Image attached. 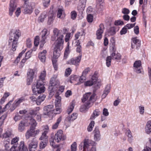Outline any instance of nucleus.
<instances>
[{
    "instance_id": "nucleus-24",
    "label": "nucleus",
    "mask_w": 151,
    "mask_h": 151,
    "mask_svg": "<svg viewBox=\"0 0 151 151\" xmlns=\"http://www.w3.org/2000/svg\"><path fill=\"white\" fill-rule=\"evenodd\" d=\"M48 14V24L50 25L53 23L55 19L54 15L53 10H51L49 12Z\"/></svg>"
},
{
    "instance_id": "nucleus-1",
    "label": "nucleus",
    "mask_w": 151,
    "mask_h": 151,
    "mask_svg": "<svg viewBox=\"0 0 151 151\" xmlns=\"http://www.w3.org/2000/svg\"><path fill=\"white\" fill-rule=\"evenodd\" d=\"M53 35L51 36V40L52 41H56L53 57V58L57 59L60 55V50L63 48L64 35L62 30H59L56 28L53 29Z\"/></svg>"
},
{
    "instance_id": "nucleus-45",
    "label": "nucleus",
    "mask_w": 151,
    "mask_h": 151,
    "mask_svg": "<svg viewBox=\"0 0 151 151\" xmlns=\"http://www.w3.org/2000/svg\"><path fill=\"white\" fill-rule=\"evenodd\" d=\"M75 106L74 103L72 102L70 103V105L68 106L67 110V112L68 114H69L73 111Z\"/></svg>"
},
{
    "instance_id": "nucleus-37",
    "label": "nucleus",
    "mask_w": 151,
    "mask_h": 151,
    "mask_svg": "<svg viewBox=\"0 0 151 151\" xmlns=\"http://www.w3.org/2000/svg\"><path fill=\"white\" fill-rule=\"evenodd\" d=\"M19 151H27L28 149L27 147L24 145V142L21 141L19 147Z\"/></svg>"
},
{
    "instance_id": "nucleus-2",
    "label": "nucleus",
    "mask_w": 151,
    "mask_h": 151,
    "mask_svg": "<svg viewBox=\"0 0 151 151\" xmlns=\"http://www.w3.org/2000/svg\"><path fill=\"white\" fill-rule=\"evenodd\" d=\"M82 100L84 104L81 106L80 110L85 112L90 107V105L96 101V94L90 92L86 93L83 95Z\"/></svg>"
},
{
    "instance_id": "nucleus-56",
    "label": "nucleus",
    "mask_w": 151,
    "mask_h": 151,
    "mask_svg": "<svg viewBox=\"0 0 151 151\" xmlns=\"http://www.w3.org/2000/svg\"><path fill=\"white\" fill-rule=\"evenodd\" d=\"M61 100V98L59 96H56V98L55 100V105L57 104L58 105L59 104H61L60 102Z\"/></svg>"
},
{
    "instance_id": "nucleus-20",
    "label": "nucleus",
    "mask_w": 151,
    "mask_h": 151,
    "mask_svg": "<svg viewBox=\"0 0 151 151\" xmlns=\"http://www.w3.org/2000/svg\"><path fill=\"white\" fill-rule=\"evenodd\" d=\"M93 139L96 142H98L101 140V135L99 128L96 127L93 131Z\"/></svg>"
},
{
    "instance_id": "nucleus-38",
    "label": "nucleus",
    "mask_w": 151,
    "mask_h": 151,
    "mask_svg": "<svg viewBox=\"0 0 151 151\" xmlns=\"http://www.w3.org/2000/svg\"><path fill=\"white\" fill-rule=\"evenodd\" d=\"M61 107V104H59L58 105L55 104V109H53V113L55 114H59L62 111Z\"/></svg>"
},
{
    "instance_id": "nucleus-34",
    "label": "nucleus",
    "mask_w": 151,
    "mask_h": 151,
    "mask_svg": "<svg viewBox=\"0 0 151 151\" xmlns=\"http://www.w3.org/2000/svg\"><path fill=\"white\" fill-rule=\"evenodd\" d=\"M70 44L69 42H68L67 46L64 52V59H66L68 58V55L70 52V50L69 48Z\"/></svg>"
},
{
    "instance_id": "nucleus-51",
    "label": "nucleus",
    "mask_w": 151,
    "mask_h": 151,
    "mask_svg": "<svg viewBox=\"0 0 151 151\" xmlns=\"http://www.w3.org/2000/svg\"><path fill=\"white\" fill-rule=\"evenodd\" d=\"M139 113L141 115H143L145 113V108L142 105L139 106L138 107Z\"/></svg>"
},
{
    "instance_id": "nucleus-44",
    "label": "nucleus",
    "mask_w": 151,
    "mask_h": 151,
    "mask_svg": "<svg viewBox=\"0 0 151 151\" xmlns=\"http://www.w3.org/2000/svg\"><path fill=\"white\" fill-rule=\"evenodd\" d=\"M116 33V32L114 27H111L107 31V34L109 36H111L114 35Z\"/></svg>"
},
{
    "instance_id": "nucleus-18",
    "label": "nucleus",
    "mask_w": 151,
    "mask_h": 151,
    "mask_svg": "<svg viewBox=\"0 0 151 151\" xmlns=\"http://www.w3.org/2000/svg\"><path fill=\"white\" fill-rule=\"evenodd\" d=\"M44 132L42 133L41 137L39 139L40 140H43L48 141V137L46 135L47 133L49 131V128L48 126L45 125L44 126Z\"/></svg>"
},
{
    "instance_id": "nucleus-58",
    "label": "nucleus",
    "mask_w": 151,
    "mask_h": 151,
    "mask_svg": "<svg viewBox=\"0 0 151 151\" xmlns=\"http://www.w3.org/2000/svg\"><path fill=\"white\" fill-rule=\"evenodd\" d=\"M50 0H42L43 5L44 7H46L50 4Z\"/></svg>"
},
{
    "instance_id": "nucleus-48",
    "label": "nucleus",
    "mask_w": 151,
    "mask_h": 151,
    "mask_svg": "<svg viewBox=\"0 0 151 151\" xmlns=\"http://www.w3.org/2000/svg\"><path fill=\"white\" fill-rule=\"evenodd\" d=\"M47 141H41L40 144V149L44 148L47 145Z\"/></svg>"
},
{
    "instance_id": "nucleus-22",
    "label": "nucleus",
    "mask_w": 151,
    "mask_h": 151,
    "mask_svg": "<svg viewBox=\"0 0 151 151\" xmlns=\"http://www.w3.org/2000/svg\"><path fill=\"white\" fill-rule=\"evenodd\" d=\"M140 41L137 39L136 37L132 38L131 44L132 48H134L136 46V48L138 49L140 45Z\"/></svg>"
},
{
    "instance_id": "nucleus-41",
    "label": "nucleus",
    "mask_w": 151,
    "mask_h": 151,
    "mask_svg": "<svg viewBox=\"0 0 151 151\" xmlns=\"http://www.w3.org/2000/svg\"><path fill=\"white\" fill-rule=\"evenodd\" d=\"M12 135V132L10 131H7L2 134V137L3 138L6 139L11 137Z\"/></svg>"
},
{
    "instance_id": "nucleus-32",
    "label": "nucleus",
    "mask_w": 151,
    "mask_h": 151,
    "mask_svg": "<svg viewBox=\"0 0 151 151\" xmlns=\"http://www.w3.org/2000/svg\"><path fill=\"white\" fill-rule=\"evenodd\" d=\"M142 151H151V139H150Z\"/></svg>"
},
{
    "instance_id": "nucleus-26",
    "label": "nucleus",
    "mask_w": 151,
    "mask_h": 151,
    "mask_svg": "<svg viewBox=\"0 0 151 151\" xmlns=\"http://www.w3.org/2000/svg\"><path fill=\"white\" fill-rule=\"evenodd\" d=\"M91 81L93 82L94 84L95 85V88H96L97 89L99 88L101 84L98 81L97 78L95 75H93L92 76Z\"/></svg>"
},
{
    "instance_id": "nucleus-17",
    "label": "nucleus",
    "mask_w": 151,
    "mask_h": 151,
    "mask_svg": "<svg viewBox=\"0 0 151 151\" xmlns=\"http://www.w3.org/2000/svg\"><path fill=\"white\" fill-rule=\"evenodd\" d=\"M133 69L134 71L137 73H141L142 69L141 62L140 60L136 61L134 63Z\"/></svg>"
},
{
    "instance_id": "nucleus-43",
    "label": "nucleus",
    "mask_w": 151,
    "mask_h": 151,
    "mask_svg": "<svg viewBox=\"0 0 151 151\" xmlns=\"http://www.w3.org/2000/svg\"><path fill=\"white\" fill-rule=\"evenodd\" d=\"M126 134L128 137V141L129 142H131L132 141L133 136L129 129H128L127 130Z\"/></svg>"
},
{
    "instance_id": "nucleus-52",
    "label": "nucleus",
    "mask_w": 151,
    "mask_h": 151,
    "mask_svg": "<svg viewBox=\"0 0 151 151\" xmlns=\"http://www.w3.org/2000/svg\"><path fill=\"white\" fill-rule=\"evenodd\" d=\"M6 117V115H3L0 117V127L4 123V120Z\"/></svg>"
},
{
    "instance_id": "nucleus-28",
    "label": "nucleus",
    "mask_w": 151,
    "mask_h": 151,
    "mask_svg": "<svg viewBox=\"0 0 151 151\" xmlns=\"http://www.w3.org/2000/svg\"><path fill=\"white\" fill-rule=\"evenodd\" d=\"M62 120V116H60L56 120V122L52 125V129H56L58 127L59 124Z\"/></svg>"
},
{
    "instance_id": "nucleus-60",
    "label": "nucleus",
    "mask_w": 151,
    "mask_h": 151,
    "mask_svg": "<svg viewBox=\"0 0 151 151\" xmlns=\"http://www.w3.org/2000/svg\"><path fill=\"white\" fill-rule=\"evenodd\" d=\"M77 15V14L76 11H73L71 12V18L72 19L74 20L76 18Z\"/></svg>"
},
{
    "instance_id": "nucleus-9",
    "label": "nucleus",
    "mask_w": 151,
    "mask_h": 151,
    "mask_svg": "<svg viewBox=\"0 0 151 151\" xmlns=\"http://www.w3.org/2000/svg\"><path fill=\"white\" fill-rule=\"evenodd\" d=\"M40 131V129H37L35 130V129L32 128V127L30 128L27 130L25 134L27 139H29L30 137H35L38 134Z\"/></svg>"
},
{
    "instance_id": "nucleus-35",
    "label": "nucleus",
    "mask_w": 151,
    "mask_h": 151,
    "mask_svg": "<svg viewBox=\"0 0 151 151\" xmlns=\"http://www.w3.org/2000/svg\"><path fill=\"white\" fill-rule=\"evenodd\" d=\"M45 98V95H40L37 99L36 104L39 105L41 104V103L43 101Z\"/></svg>"
},
{
    "instance_id": "nucleus-39",
    "label": "nucleus",
    "mask_w": 151,
    "mask_h": 151,
    "mask_svg": "<svg viewBox=\"0 0 151 151\" xmlns=\"http://www.w3.org/2000/svg\"><path fill=\"white\" fill-rule=\"evenodd\" d=\"M77 116L78 114L76 113H74L71 115L67 117L66 119L70 122L73 121L77 118Z\"/></svg>"
},
{
    "instance_id": "nucleus-42",
    "label": "nucleus",
    "mask_w": 151,
    "mask_h": 151,
    "mask_svg": "<svg viewBox=\"0 0 151 151\" xmlns=\"http://www.w3.org/2000/svg\"><path fill=\"white\" fill-rule=\"evenodd\" d=\"M29 124L30 125V128L32 127V128L35 129L37 123L34 119L31 118L30 120Z\"/></svg>"
},
{
    "instance_id": "nucleus-46",
    "label": "nucleus",
    "mask_w": 151,
    "mask_h": 151,
    "mask_svg": "<svg viewBox=\"0 0 151 151\" xmlns=\"http://www.w3.org/2000/svg\"><path fill=\"white\" fill-rule=\"evenodd\" d=\"M86 3L80 1L78 6V9L81 11L83 10L85 7Z\"/></svg>"
},
{
    "instance_id": "nucleus-19",
    "label": "nucleus",
    "mask_w": 151,
    "mask_h": 151,
    "mask_svg": "<svg viewBox=\"0 0 151 151\" xmlns=\"http://www.w3.org/2000/svg\"><path fill=\"white\" fill-rule=\"evenodd\" d=\"M104 29V25L103 24H100L99 26V28L96 32V38L97 39H101L102 37V34Z\"/></svg>"
},
{
    "instance_id": "nucleus-7",
    "label": "nucleus",
    "mask_w": 151,
    "mask_h": 151,
    "mask_svg": "<svg viewBox=\"0 0 151 151\" xmlns=\"http://www.w3.org/2000/svg\"><path fill=\"white\" fill-rule=\"evenodd\" d=\"M50 32L46 29H44L41 32V40L40 42V48L42 49L45 43V40L49 36Z\"/></svg>"
},
{
    "instance_id": "nucleus-47",
    "label": "nucleus",
    "mask_w": 151,
    "mask_h": 151,
    "mask_svg": "<svg viewBox=\"0 0 151 151\" xmlns=\"http://www.w3.org/2000/svg\"><path fill=\"white\" fill-rule=\"evenodd\" d=\"M94 124L95 122L94 121H92L91 122L87 128V130L88 132H90L92 130Z\"/></svg>"
},
{
    "instance_id": "nucleus-21",
    "label": "nucleus",
    "mask_w": 151,
    "mask_h": 151,
    "mask_svg": "<svg viewBox=\"0 0 151 151\" xmlns=\"http://www.w3.org/2000/svg\"><path fill=\"white\" fill-rule=\"evenodd\" d=\"M104 4V0H96V8L97 9V12L100 13L103 9Z\"/></svg>"
},
{
    "instance_id": "nucleus-25",
    "label": "nucleus",
    "mask_w": 151,
    "mask_h": 151,
    "mask_svg": "<svg viewBox=\"0 0 151 151\" xmlns=\"http://www.w3.org/2000/svg\"><path fill=\"white\" fill-rule=\"evenodd\" d=\"M47 53V51L45 50H43L42 52H40L39 53L38 58L40 61L43 62H45L46 60V54Z\"/></svg>"
},
{
    "instance_id": "nucleus-3",
    "label": "nucleus",
    "mask_w": 151,
    "mask_h": 151,
    "mask_svg": "<svg viewBox=\"0 0 151 151\" xmlns=\"http://www.w3.org/2000/svg\"><path fill=\"white\" fill-rule=\"evenodd\" d=\"M57 75H53L50 79L48 91L50 93V95L51 96L54 95L59 84V81L57 79Z\"/></svg>"
},
{
    "instance_id": "nucleus-23",
    "label": "nucleus",
    "mask_w": 151,
    "mask_h": 151,
    "mask_svg": "<svg viewBox=\"0 0 151 151\" xmlns=\"http://www.w3.org/2000/svg\"><path fill=\"white\" fill-rule=\"evenodd\" d=\"M111 58L112 59L116 60V61L119 62L121 59V55L118 53L116 54L115 52H113L111 53Z\"/></svg>"
},
{
    "instance_id": "nucleus-57",
    "label": "nucleus",
    "mask_w": 151,
    "mask_h": 151,
    "mask_svg": "<svg viewBox=\"0 0 151 151\" xmlns=\"http://www.w3.org/2000/svg\"><path fill=\"white\" fill-rule=\"evenodd\" d=\"M4 146L6 150H8L10 148V144L8 141H4Z\"/></svg>"
},
{
    "instance_id": "nucleus-14",
    "label": "nucleus",
    "mask_w": 151,
    "mask_h": 151,
    "mask_svg": "<svg viewBox=\"0 0 151 151\" xmlns=\"http://www.w3.org/2000/svg\"><path fill=\"white\" fill-rule=\"evenodd\" d=\"M38 142L37 140L35 138H33L29 143L28 149L29 151H35L37 147Z\"/></svg>"
},
{
    "instance_id": "nucleus-8",
    "label": "nucleus",
    "mask_w": 151,
    "mask_h": 151,
    "mask_svg": "<svg viewBox=\"0 0 151 151\" xmlns=\"http://www.w3.org/2000/svg\"><path fill=\"white\" fill-rule=\"evenodd\" d=\"M35 4L33 2H30L28 4H24L23 7L24 14H31L35 8Z\"/></svg>"
},
{
    "instance_id": "nucleus-15",
    "label": "nucleus",
    "mask_w": 151,
    "mask_h": 151,
    "mask_svg": "<svg viewBox=\"0 0 151 151\" xmlns=\"http://www.w3.org/2000/svg\"><path fill=\"white\" fill-rule=\"evenodd\" d=\"M16 0H11L9 7V12L10 16H12L17 6Z\"/></svg>"
},
{
    "instance_id": "nucleus-36",
    "label": "nucleus",
    "mask_w": 151,
    "mask_h": 151,
    "mask_svg": "<svg viewBox=\"0 0 151 151\" xmlns=\"http://www.w3.org/2000/svg\"><path fill=\"white\" fill-rule=\"evenodd\" d=\"M101 113L100 111L99 110L96 109L91 115L90 119H94L96 117L99 116Z\"/></svg>"
},
{
    "instance_id": "nucleus-53",
    "label": "nucleus",
    "mask_w": 151,
    "mask_h": 151,
    "mask_svg": "<svg viewBox=\"0 0 151 151\" xmlns=\"http://www.w3.org/2000/svg\"><path fill=\"white\" fill-rule=\"evenodd\" d=\"M71 151H76L77 144L76 142H74L71 146Z\"/></svg>"
},
{
    "instance_id": "nucleus-11",
    "label": "nucleus",
    "mask_w": 151,
    "mask_h": 151,
    "mask_svg": "<svg viewBox=\"0 0 151 151\" xmlns=\"http://www.w3.org/2000/svg\"><path fill=\"white\" fill-rule=\"evenodd\" d=\"M66 139V136L63 134V132L61 130H58L55 134V140L57 142H59L61 141H63Z\"/></svg>"
},
{
    "instance_id": "nucleus-12",
    "label": "nucleus",
    "mask_w": 151,
    "mask_h": 151,
    "mask_svg": "<svg viewBox=\"0 0 151 151\" xmlns=\"http://www.w3.org/2000/svg\"><path fill=\"white\" fill-rule=\"evenodd\" d=\"M82 54H80L75 58H71L67 62V63L70 65H74L76 66L78 65L80 62L82 57Z\"/></svg>"
},
{
    "instance_id": "nucleus-50",
    "label": "nucleus",
    "mask_w": 151,
    "mask_h": 151,
    "mask_svg": "<svg viewBox=\"0 0 151 151\" xmlns=\"http://www.w3.org/2000/svg\"><path fill=\"white\" fill-rule=\"evenodd\" d=\"M34 74V72L32 69H29L28 70L27 73V77H33Z\"/></svg>"
},
{
    "instance_id": "nucleus-63",
    "label": "nucleus",
    "mask_w": 151,
    "mask_h": 151,
    "mask_svg": "<svg viewBox=\"0 0 151 151\" xmlns=\"http://www.w3.org/2000/svg\"><path fill=\"white\" fill-rule=\"evenodd\" d=\"M93 16L91 14H88L87 16V20L88 22H91L93 21Z\"/></svg>"
},
{
    "instance_id": "nucleus-13",
    "label": "nucleus",
    "mask_w": 151,
    "mask_h": 151,
    "mask_svg": "<svg viewBox=\"0 0 151 151\" xmlns=\"http://www.w3.org/2000/svg\"><path fill=\"white\" fill-rule=\"evenodd\" d=\"M25 100V99L23 97H22L15 100L10 108L11 111H13L17 106H19L22 102Z\"/></svg>"
},
{
    "instance_id": "nucleus-29",
    "label": "nucleus",
    "mask_w": 151,
    "mask_h": 151,
    "mask_svg": "<svg viewBox=\"0 0 151 151\" xmlns=\"http://www.w3.org/2000/svg\"><path fill=\"white\" fill-rule=\"evenodd\" d=\"M110 87L109 85H107L104 91V93L102 95V99L105 98L108 93L110 92Z\"/></svg>"
},
{
    "instance_id": "nucleus-27",
    "label": "nucleus",
    "mask_w": 151,
    "mask_h": 151,
    "mask_svg": "<svg viewBox=\"0 0 151 151\" xmlns=\"http://www.w3.org/2000/svg\"><path fill=\"white\" fill-rule=\"evenodd\" d=\"M145 132L147 134H149L151 132V121H148L145 127Z\"/></svg>"
},
{
    "instance_id": "nucleus-64",
    "label": "nucleus",
    "mask_w": 151,
    "mask_h": 151,
    "mask_svg": "<svg viewBox=\"0 0 151 151\" xmlns=\"http://www.w3.org/2000/svg\"><path fill=\"white\" fill-rule=\"evenodd\" d=\"M84 85L86 86H91L94 84L93 82L91 80L87 81L84 83Z\"/></svg>"
},
{
    "instance_id": "nucleus-30",
    "label": "nucleus",
    "mask_w": 151,
    "mask_h": 151,
    "mask_svg": "<svg viewBox=\"0 0 151 151\" xmlns=\"http://www.w3.org/2000/svg\"><path fill=\"white\" fill-rule=\"evenodd\" d=\"M25 122L24 121H22L19 123L18 125V130L20 132H22L25 129Z\"/></svg>"
},
{
    "instance_id": "nucleus-10",
    "label": "nucleus",
    "mask_w": 151,
    "mask_h": 151,
    "mask_svg": "<svg viewBox=\"0 0 151 151\" xmlns=\"http://www.w3.org/2000/svg\"><path fill=\"white\" fill-rule=\"evenodd\" d=\"M43 111L44 115L48 116H51L53 114V106L50 105L45 106Z\"/></svg>"
},
{
    "instance_id": "nucleus-33",
    "label": "nucleus",
    "mask_w": 151,
    "mask_h": 151,
    "mask_svg": "<svg viewBox=\"0 0 151 151\" xmlns=\"http://www.w3.org/2000/svg\"><path fill=\"white\" fill-rule=\"evenodd\" d=\"M64 13V9L63 7H61L58 9L57 17L59 18H62V15H63Z\"/></svg>"
},
{
    "instance_id": "nucleus-4",
    "label": "nucleus",
    "mask_w": 151,
    "mask_h": 151,
    "mask_svg": "<svg viewBox=\"0 0 151 151\" xmlns=\"http://www.w3.org/2000/svg\"><path fill=\"white\" fill-rule=\"evenodd\" d=\"M21 35L20 31L19 30L17 29L13 33L11 38L9 40V43H12V49L14 51L16 50L18 41L19 37L21 36Z\"/></svg>"
},
{
    "instance_id": "nucleus-5",
    "label": "nucleus",
    "mask_w": 151,
    "mask_h": 151,
    "mask_svg": "<svg viewBox=\"0 0 151 151\" xmlns=\"http://www.w3.org/2000/svg\"><path fill=\"white\" fill-rule=\"evenodd\" d=\"M32 89L34 94L35 95L44 92L45 89L44 82L38 81L36 85L32 86Z\"/></svg>"
},
{
    "instance_id": "nucleus-54",
    "label": "nucleus",
    "mask_w": 151,
    "mask_h": 151,
    "mask_svg": "<svg viewBox=\"0 0 151 151\" xmlns=\"http://www.w3.org/2000/svg\"><path fill=\"white\" fill-rule=\"evenodd\" d=\"M39 40L40 37L39 36H37L35 37L34 41V44L35 46H37L39 43L40 44V42H39Z\"/></svg>"
},
{
    "instance_id": "nucleus-55",
    "label": "nucleus",
    "mask_w": 151,
    "mask_h": 151,
    "mask_svg": "<svg viewBox=\"0 0 151 151\" xmlns=\"http://www.w3.org/2000/svg\"><path fill=\"white\" fill-rule=\"evenodd\" d=\"M72 70L70 68H67L65 71V76H68L71 74Z\"/></svg>"
},
{
    "instance_id": "nucleus-16",
    "label": "nucleus",
    "mask_w": 151,
    "mask_h": 151,
    "mask_svg": "<svg viewBox=\"0 0 151 151\" xmlns=\"http://www.w3.org/2000/svg\"><path fill=\"white\" fill-rule=\"evenodd\" d=\"M19 140V138L17 137L12 139L11 144L12 146L10 149V151H14L16 150L18 145Z\"/></svg>"
},
{
    "instance_id": "nucleus-62",
    "label": "nucleus",
    "mask_w": 151,
    "mask_h": 151,
    "mask_svg": "<svg viewBox=\"0 0 151 151\" xmlns=\"http://www.w3.org/2000/svg\"><path fill=\"white\" fill-rule=\"evenodd\" d=\"M32 52V50H30L26 52L25 56V58L26 59H27L31 57Z\"/></svg>"
},
{
    "instance_id": "nucleus-61",
    "label": "nucleus",
    "mask_w": 151,
    "mask_h": 151,
    "mask_svg": "<svg viewBox=\"0 0 151 151\" xmlns=\"http://www.w3.org/2000/svg\"><path fill=\"white\" fill-rule=\"evenodd\" d=\"M78 77L77 75L71 76L70 77V82L71 83L72 82V81H76L78 79Z\"/></svg>"
},
{
    "instance_id": "nucleus-31",
    "label": "nucleus",
    "mask_w": 151,
    "mask_h": 151,
    "mask_svg": "<svg viewBox=\"0 0 151 151\" xmlns=\"http://www.w3.org/2000/svg\"><path fill=\"white\" fill-rule=\"evenodd\" d=\"M46 73L45 70H44L42 71L40 73V75L39 77V80L38 81H44L45 80V78L46 76Z\"/></svg>"
},
{
    "instance_id": "nucleus-40",
    "label": "nucleus",
    "mask_w": 151,
    "mask_h": 151,
    "mask_svg": "<svg viewBox=\"0 0 151 151\" xmlns=\"http://www.w3.org/2000/svg\"><path fill=\"white\" fill-rule=\"evenodd\" d=\"M46 17V13L45 12L43 13L38 18V22H43Z\"/></svg>"
},
{
    "instance_id": "nucleus-6",
    "label": "nucleus",
    "mask_w": 151,
    "mask_h": 151,
    "mask_svg": "<svg viewBox=\"0 0 151 151\" xmlns=\"http://www.w3.org/2000/svg\"><path fill=\"white\" fill-rule=\"evenodd\" d=\"M96 144V143L94 141L87 138H85L84 140L81 142L80 145L81 149H83V151H85L86 149H88L90 146H94Z\"/></svg>"
},
{
    "instance_id": "nucleus-49",
    "label": "nucleus",
    "mask_w": 151,
    "mask_h": 151,
    "mask_svg": "<svg viewBox=\"0 0 151 151\" xmlns=\"http://www.w3.org/2000/svg\"><path fill=\"white\" fill-rule=\"evenodd\" d=\"M111 57L110 56H108L106 59V65L107 67H109L111 65Z\"/></svg>"
},
{
    "instance_id": "nucleus-59",
    "label": "nucleus",
    "mask_w": 151,
    "mask_h": 151,
    "mask_svg": "<svg viewBox=\"0 0 151 151\" xmlns=\"http://www.w3.org/2000/svg\"><path fill=\"white\" fill-rule=\"evenodd\" d=\"M135 24V23L133 24H128L126 25L125 27L127 29H129L134 27Z\"/></svg>"
}]
</instances>
